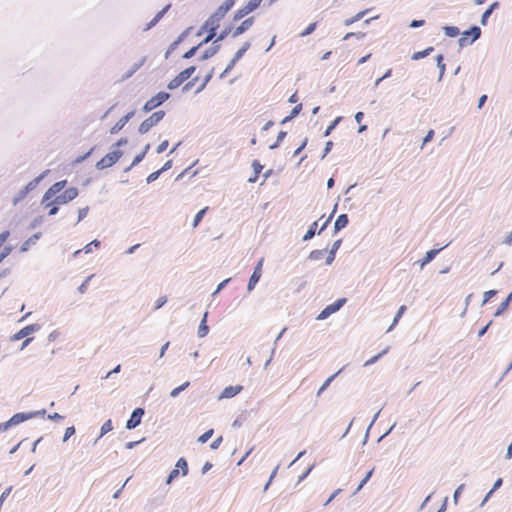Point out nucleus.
Wrapping results in <instances>:
<instances>
[{
    "label": "nucleus",
    "mask_w": 512,
    "mask_h": 512,
    "mask_svg": "<svg viewBox=\"0 0 512 512\" xmlns=\"http://www.w3.org/2000/svg\"><path fill=\"white\" fill-rule=\"evenodd\" d=\"M218 51V46H214L208 50H206L202 56L203 59H207L209 57H212L216 52Z\"/></svg>",
    "instance_id": "40"
},
{
    "label": "nucleus",
    "mask_w": 512,
    "mask_h": 512,
    "mask_svg": "<svg viewBox=\"0 0 512 512\" xmlns=\"http://www.w3.org/2000/svg\"><path fill=\"white\" fill-rule=\"evenodd\" d=\"M374 472V468H372L370 471H368V473L366 474V476L363 478V480L360 482V484L358 485L357 487V491H359L360 489H362V487L368 482V480L371 478L372 474Z\"/></svg>",
    "instance_id": "38"
},
{
    "label": "nucleus",
    "mask_w": 512,
    "mask_h": 512,
    "mask_svg": "<svg viewBox=\"0 0 512 512\" xmlns=\"http://www.w3.org/2000/svg\"><path fill=\"white\" fill-rule=\"evenodd\" d=\"M203 43L201 42L198 46H195V47H192L189 51H187L185 54H184V57L185 58H190L192 57L196 50L198 49L199 46H201Z\"/></svg>",
    "instance_id": "52"
},
{
    "label": "nucleus",
    "mask_w": 512,
    "mask_h": 512,
    "mask_svg": "<svg viewBox=\"0 0 512 512\" xmlns=\"http://www.w3.org/2000/svg\"><path fill=\"white\" fill-rule=\"evenodd\" d=\"M33 416L34 414L16 413L8 421L0 423V431H6L10 426L20 424Z\"/></svg>",
    "instance_id": "8"
},
{
    "label": "nucleus",
    "mask_w": 512,
    "mask_h": 512,
    "mask_svg": "<svg viewBox=\"0 0 512 512\" xmlns=\"http://www.w3.org/2000/svg\"><path fill=\"white\" fill-rule=\"evenodd\" d=\"M75 433V428L73 426L67 427L65 430L63 441H67L72 435Z\"/></svg>",
    "instance_id": "41"
},
{
    "label": "nucleus",
    "mask_w": 512,
    "mask_h": 512,
    "mask_svg": "<svg viewBox=\"0 0 512 512\" xmlns=\"http://www.w3.org/2000/svg\"><path fill=\"white\" fill-rule=\"evenodd\" d=\"M196 68L190 66L185 70L181 71L176 77H174L167 85L168 89L174 90L180 87L186 80H188L195 72Z\"/></svg>",
    "instance_id": "6"
},
{
    "label": "nucleus",
    "mask_w": 512,
    "mask_h": 512,
    "mask_svg": "<svg viewBox=\"0 0 512 512\" xmlns=\"http://www.w3.org/2000/svg\"><path fill=\"white\" fill-rule=\"evenodd\" d=\"M424 24V20H413L411 23V27H419Z\"/></svg>",
    "instance_id": "60"
},
{
    "label": "nucleus",
    "mask_w": 512,
    "mask_h": 512,
    "mask_svg": "<svg viewBox=\"0 0 512 512\" xmlns=\"http://www.w3.org/2000/svg\"><path fill=\"white\" fill-rule=\"evenodd\" d=\"M502 485V479L499 478L495 483L493 488L489 491L487 497H489L495 490H497Z\"/></svg>",
    "instance_id": "56"
},
{
    "label": "nucleus",
    "mask_w": 512,
    "mask_h": 512,
    "mask_svg": "<svg viewBox=\"0 0 512 512\" xmlns=\"http://www.w3.org/2000/svg\"><path fill=\"white\" fill-rule=\"evenodd\" d=\"M263 264H264V258H261L258 261V263H257V265H256V267H255V269H254V271H253V273H252V275H251V277L249 279V283H248V290L249 291L253 290L254 287L256 286V284L259 282V280H260V278L262 276Z\"/></svg>",
    "instance_id": "10"
},
{
    "label": "nucleus",
    "mask_w": 512,
    "mask_h": 512,
    "mask_svg": "<svg viewBox=\"0 0 512 512\" xmlns=\"http://www.w3.org/2000/svg\"><path fill=\"white\" fill-rule=\"evenodd\" d=\"M207 315H208V313L206 312V313L204 314V317H203V319H202V321H201V323H200V325H199V328H198V336H199L200 338L205 337V336L208 334V332H209V327H208V326H207V324H206V321H207Z\"/></svg>",
    "instance_id": "20"
},
{
    "label": "nucleus",
    "mask_w": 512,
    "mask_h": 512,
    "mask_svg": "<svg viewBox=\"0 0 512 512\" xmlns=\"http://www.w3.org/2000/svg\"><path fill=\"white\" fill-rule=\"evenodd\" d=\"M443 60H444L443 55H438V57H437V64H438V66H439V68L441 70V74H443L444 71H445V64L443 63Z\"/></svg>",
    "instance_id": "46"
},
{
    "label": "nucleus",
    "mask_w": 512,
    "mask_h": 512,
    "mask_svg": "<svg viewBox=\"0 0 512 512\" xmlns=\"http://www.w3.org/2000/svg\"><path fill=\"white\" fill-rule=\"evenodd\" d=\"M253 168H254V171H255V176L253 178L249 179L250 182H255L257 180L258 175L261 172L263 167H262V165L258 161H254L253 162Z\"/></svg>",
    "instance_id": "29"
},
{
    "label": "nucleus",
    "mask_w": 512,
    "mask_h": 512,
    "mask_svg": "<svg viewBox=\"0 0 512 512\" xmlns=\"http://www.w3.org/2000/svg\"><path fill=\"white\" fill-rule=\"evenodd\" d=\"M92 277H93V275L88 276L86 278V280L80 285V287H79L80 293H84L87 290L88 282L91 280Z\"/></svg>",
    "instance_id": "44"
},
{
    "label": "nucleus",
    "mask_w": 512,
    "mask_h": 512,
    "mask_svg": "<svg viewBox=\"0 0 512 512\" xmlns=\"http://www.w3.org/2000/svg\"><path fill=\"white\" fill-rule=\"evenodd\" d=\"M432 51H433V47H428V48H426L423 51L415 52L413 54V56H412V59L413 60H419L421 58H424V57L428 56Z\"/></svg>",
    "instance_id": "22"
},
{
    "label": "nucleus",
    "mask_w": 512,
    "mask_h": 512,
    "mask_svg": "<svg viewBox=\"0 0 512 512\" xmlns=\"http://www.w3.org/2000/svg\"><path fill=\"white\" fill-rule=\"evenodd\" d=\"M112 421L109 419L107 420L101 427V436L105 435L106 433L110 432L112 430Z\"/></svg>",
    "instance_id": "34"
},
{
    "label": "nucleus",
    "mask_w": 512,
    "mask_h": 512,
    "mask_svg": "<svg viewBox=\"0 0 512 512\" xmlns=\"http://www.w3.org/2000/svg\"><path fill=\"white\" fill-rule=\"evenodd\" d=\"M39 326L38 325H35V324H32V325H27L25 326L24 328H22L21 330H19L15 335H14V339L15 340H20L24 337H27L28 335L32 334L33 332H35L36 330H38Z\"/></svg>",
    "instance_id": "14"
},
{
    "label": "nucleus",
    "mask_w": 512,
    "mask_h": 512,
    "mask_svg": "<svg viewBox=\"0 0 512 512\" xmlns=\"http://www.w3.org/2000/svg\"><path fill=\"white\" fill-rule=\"evenodd\" d=\"M39 236L37 234H35L34 236H32L31 238H29L27 241H25V243L22 245L21 247V250L22 251H26L28 250L29 246L34 244L37 240H38Z\"/></svg>",
    "instance_id": "31"
},
{
    "label": "nucleus",
    "mask_w": 512,
    "mask_h": 512,
    "mask_svg": "<svg viewBox=\"0 0 512 512\" xmlns=\"http://www.w3.org/2000/svg\"><path fill=\"white\" fill-rule=\"evenodd\" d=\"M492 14V11L491 9H487L483 15H482V19H481V23L482 25H486V22H487V19L489 18V16Z\"/></svg>",
    "instance_id": "53"
},
{
    "label": "nucleus",
    "mask_w": 512,
    "mask_h": 512,
    "mask_svg": "<svg viewBox=\"0 0 512 512\" xmlns=\"http://www.w3.org/2000/svg\"><path fill=\"white\" fill-rule=\"evenodd\" d=\"M316 27V23H311L302 33L301 35L302 36H306V35H309L310 33H312L314 31Z\"/></svg>",
    "instance_id": "47"
},
{
    "label": "nucleus",
    "mask_w": 512,
    "mask_h": 512,
    "mask_svg": "<svg viewBox=\"0 0 512 512\" xmlns=\"http://www.w3.org/2000/svg\"><path fill=\"white\" fill-rule=\"evenodd\" d=\"M235 0H225L214 12V14L224 18L226 13L234 6Z\"/></svg>",
    "instance_id": "15"
},
{
    "label": "nucleus",
    "mask_w": 512,
    "mask_h": 512,
    "mask_svg": "<svg viewBox=\"0 0 512 512\" xmlns=\"http://www.w3.org/2000/svg\"><path fill=\"white\" fill-rule=\"evenodd\" d=\"M496 294L495 290H489L484 294V303L488 302Z\"/></svg>",
    "instance_id": "54"
},
{
    "label": "nucleus",
    "mask_w": 512,
    "mask_h": 512,
    "mask_svg": "<svg viewBox=\"0 0 512 512\" xmlns=\"http://www.w3.org/2000/svg\"><path fill=\"white\" fill-rule=\"evenodd\" d=\"M167 147H168V141L165 140L162 143H160L159 146L157 147V153L164 152L167 149Z\"/></svg>",
    "instance_id": "55"
},
{
    "label": "nucleus",
    "mask_w": 512,
    "mask_h": 512,
    "mask_svg": "<svg viewBox=\"0 0 512 512\" xmlns=\"http://www.w3.org/2000/svg\"><path fill=\"white\" fill-rule=\"evenodd\" d=\"M434 136V131L433 130H430L427 135L425 136L424 140H423V144H426L427 142L431 141L432 138Z\"/></svg>",
    "instance_id": "59"
},
{
    "label": "nucleus",
    "mask_w": 512,
    "mask_h": 512,
    "mask_svg": "<svg viewBox=\"0 0 512 512\" xmlns=\"http://www.w3.org/2000/svg\"><path fill=\"white\" fill-rule=\"evenodd\" d=\"M367 13V10L365 11H361L359 12L358 14H356L355 16L351 17V18H348L345 20V25L346 26H349L351 24H353L354 22L360 20L362 17H364V15Z\"/></svg>",
    "instance_id": "25"
},
{
    "label": "nucleus",
    "mask_w": 512,
    "mask_h": 512,
    "mask_svg": "<svg viewBox=\"0 0 512 512\" xmlns=\"http://www.w3.org/2000/svg\"><path fill=\"white\" fill-rule=\"evenodd\" d=\"M165 116V112L162 110L154 112L147 119H145L139 126V132L142 134L147 133L152 127L157 125Z\"/></svg>",
    "instance_id": "5"
},
{
    "label": "nucleus",
    "mask_w": 512,
    "mask_h": 512,
    "mask_svg": "<svg viewBox=\"0 0 512 512\" xmlns=\"http://www.w3.org/2000/svg\"><path fill=\"white\" fill-rule=\"evenodd\" d=\"M388 351V348L387 349H384L381 353H379L378 355L372 357L371 359L367 360L365 362V366H368V365H371L373 363H375L382 355L386 354Z\"/></svg>",
    "instance_id": "39"
},
{
    "label": "nucleus",
    "mask_w": 512,
    "mask_h": 512,
    "mask_svg": "<svg viewBox=\"0 0 512 512\" xmlns=\"http://www.w3.org/2000/svg\"><path fill=\"white\" fill-rule=\"evenodd\" d=\"M254 23V17H249L247 19H245L238 27H236L234 30H232L231 27H227L225 28L221 33L220 35L216 38V40L214 41V43H218L220 41H222L223 39H225L229 34L232 35V37L236 38L238 37L239 35L243 34L244 32H246L247 30H249L251 28V26L253 25Z\"/></svg>",
    "instance_id": "3"
},
{
    "label": "nucleus",
    "mask_w": 512,
    "mask_h": 512,
    "mask_svg": "<svg viewBox=\"0 0 512 512\" xmlns=\"http://www.w3.org/2000/svg\"><path fill=\"white\" fill-rule=\"evenodd\" d=\"M122 155L123 152L120 150H114L110 153H107L96 163V168L98 170L107 169L113 166L122 157Z\"/></svg>",
    "instance_id": "4"
},
{
    "label": "nucleus",
    "mask_w": 512,
    "mask_h": 512,
    "mask_svg": "<svg viewBox=\"0 0 512 512\" xmlns=\"http://www.w3.org/2000/svg\"><path fill=\"white\" fill-rule=\"evenodd\" d=\"M405 310H406V306L405 305H402L399 308V310H398V312H397V314H396V316L394 318L393 324H396L399 321V319L402 317V315L405 312Z\"/></svg>",
    "instance_id": "42"
},
{
    "label": "nucleus",
    "mask_w": 512,
    "mask_h": 512,
    "mask_svg": "<svg viewBox=\"0 0 512 512\" xmlns=\"http://www.w3.org/2000/svg\"><path fill=\"white\" fill-rule=\"evenodd\" d=\"M439 251L440 249H433L426 252L424 258L420 261V267L423 268L426 264L431 262Z\"/></svg>",
    "instance_id": "18"
},
{
    "label": "nucleus",
    "mask_w": 512,
    "mask_h": 512,
    "mask_svg": "<svg viewBox=\"0 0 512 512\" xmlns=\"http://www.w3.org/2000/svg\"><path fill=\"white\" fill-rule=\"evenodd\" d=\"M317 222H314L310 228L308 229V231L306 232V234L304 235L303 237V240L304 241H307L309 239H311L314 235H315V232H316V229H317Z\"/></svg>",
    "instance_id": "26"
},
{
    "label": "nucleus",
    "mask_w": 512,
    "mask_h": 512,
    "mask_svg": "<svg viewBox=\"0 0 512 512\" xmlns=\"http://www.w3.org/2000/svg\"><path fill=\"white\" fill-rule=\"evenodd\" d=\"M189 386V382H185L184 384L174 388L171 392H170V396L171 397H176L179 395V393L181 391H183L184 389H186L187 387Z\"/></svg>",
    "instance_id": "32"
},
{
    "label": "nucleus",
    "mask_w": 512,
    "mask_h": 512,
    "mask_svg": "<svg viewBox=\"0 0 512 512\" xmlns=\"http://www.w3.org/2000/svg\"><path fill=\"white\" fill-rule=\"evenodd\" d=\"M161 172H162V170H158V171H155V172L151 173V174L147 177V182H148V183H150V182H152V181L156 180V179L159 177V175H160V173H161Z\"/></svg>",
    "instance_id": "48"
},
{
    "label": "nucleus",
    "mask_w": 512,
    "mask_h": 512,
    "mask_svg": "<svg viewBox=\"0 0 512 512\" xmlns=\"http://www.w3.org/2000/svg\"><path fill=\"white\" fill-rule=\"evenodd\" d=\"M144 155H145V153H142V154H140V155H137V156L135 157V159L133 160V163H132V164H133V165H135V164L139 163V162L144 158Z\"/></svg>",
    "instance_id": "64"
},
{
    "label": "nucleus",
    "mask_w": 512,
    "mask_h": 512,
    "mask_svg": "<svg viewBox=\"0 0 512 512\" xmlns=\"http://www.w3.org/2000/svg\"><path fill=\"white\" fill-rule=\"evenodd\" d=\"M166 301L167 299L165 296L159 297L155 302V309L161 308L166 303Z\"/></svg>",
    "instance_id": "45"
},
{
    "label": "nucleus",
    "mask_w": 512,
    "mask_h": 512,
    "mask_svg": "<svg viewBox=\"0 0 512 512\" xmlns=\"http://www.w3.org/2000/svg\"><path fill=\"white\" fill-rule=\"evenodd\" d=\"M346 302L345 298L338 299L334 303L326 306L321 313L317 316L318 320H324L333 313L337 312Z\"/></svg>",
    "instance_id": "9"
},
{
    "label": "nucleus",
    "mask_w": 512,
    "mask_h": 512,
    "mask_svg": "<svg viewBox=\"0 0 512 512\" xmlns=\"http://www.w3.org/2000/svg\"><path fill=\"white\" fill-rule=\"evenodd\" d=\"M250 13H251V11L249 9H247L246 5H244L243 7H241L240 9H238L235 12L233 19L235 21L240 20V19L244 18L245 16H247Z\"/></svg>",
    "instance_id": "21"
},
{
    "label": "nucleus",
    "mask_w": 512,
    "mask_h": 512,
    "mask_svg": "<svg viewBox=\"0 0 512 512\" xmlns=\"http://www.w3.org/2000/svg\"><path fill=\"white\" fill-rule=\"evenodd\" d=\"M223 19L224 18L213 13L205 21V23L200 28L199 35L204 32H207L208 35L205 37V39L202 41V43H208L216 36V31L219 29L221 21Z\"/></svg>",
    "instance_id": "2"
},
{
    "label": "nucleus",
    "mask_w": 512,
    "mask_h": 512,
    "mask_svg": "<svg viewBox=\"0 0 512 512\" xmlns=\"http://www.w3.org/2000/svg\"><path fill=\"white\" fill-rule=\"evenodd\" d=\"M364 118V113L363 112H357L356 115H355V120L358 122V123H361L362 120Z\"/></svg>",
    "instance_id": "62"
},
{
    "label": "nucleus",
    "mask_w": 512,
    "mask_h": 512,
    "mask_svg": "<svg viewBox=\"0 0 512 512\" xmlns=\"http://www.w3.org/2000/svg\"><path fill=\"white\" fill-rule=\"evenodd\" d=\"M341 117H337L326 129L324 135L328 136L333 131V129L338 125V123L341 121Z\"/></svg>",
    "instance_id": "35"
},
{
    "label": "nucleus",
    "mask_w": 512,
    "mask_h": 512,
    "mask_svg": "<svg viewBox=\"0 0 512 512\" xmlns=\"http://www.w3.org/2000/svg\"><path fill=\"white\" fill-rule=\"evenodd\" d=\"M207 210H208V207H205V208H203L202 210H200L196 214V216L194 218V222H193V227H197L198 226V224L201 222V220L204 217V215L207 212Z\"/></svg>",
    "instance_id": "28"
},
{
    "label": "nucleus",
    "mask_w": 512,
    "mask_h": 512,
    "mask_svg": "<svg viewBox=\"0 0 512 512\" xmlns=\"http://www.w3.org/2000/svg\"><path fill=\"white\" fill-rule=\"evenodd\" d=\"M176 468L182 471V474L185 476L188 473V465L184 458H180L176 463Z\"/></svg>",
    "instance_id": "23"
},
{
    "label": "nucleus",
    "mask_w": 512,
    "mask_h": 512,
    "mask_svg": "<svg viewBox=\"0 0 512 512\" xmlns=\"http://www.w3.org/2000/svg\"><path fill=\"white\" fill-rule=\"evenodd\" d=\"M59 206H60V205H58V204H52V205H50V206L48 207V208H49L48 215H49V216H53V215H55V214L58 212V210H59V208H58Z\"/></svg>",
    "instance_id": "50"
},
{
    "label": "nucleus",
    "mask_w": 512,
    "mask_h": 512,
    "mask_svg": "<svg viewBox=\"0 0 512 512\" xmlns=\"http://www.w3.org/2000/svg\"><path fill=\"white\" fill-rule=\"evenodd\" d=\"M178 475H179V470H178L177 468L173 469V470L170 472V474H169V477H168V479H167V483H168V484H169V483H171V481H172L173 479H175L176 477H178Z\"/></svg>",
    "instance_id": "49"
},
{
    "label": "nucleus",
    "mask_w": 512,
    "mask_h": 512,
    "mask_svg": "<svg viewBox=\"0 0 512 512\" xmlns=\"http://www.w3.org/2000/svg\"><path fill=\"white\" fill-rule=\"evenodd\" d=\"M214 433V430L213 429H210L208 431H206L204 434H202L199 438H198V441L200 443H205L207 442L213 435Z\"/></svg>",
    "instance_id": "33"
},
{
    "label": "nucleus",
    "mask_w": 512,
    "mask_h": 512,
    "mask_svg": "<svg viewBox=\"0 0 512 512\" xmlns=\"http://www.w3.org/2000/svg\"><path fill=\"white\" fill-rule=\"evenodd\" d=\"M170 98V94L164 91H161L151 97L143 106V110L145 112H149L154 110L155 108L162 105L165 101H167Z\"/></svg>",
    "instance_id": "7"
},
{
    "label": "nucleus",
    "mask_w": 512,
    "mask_h": 512,
    "mask_svg": "<svg viewBox=\"0 0 512 512\" xmlns=\"http://www.w3.org/2000/svg\"><path fill=\"white\" fill-rule=\"evenodd\" d=\"M9 235V231H3L0 233V247L7 241Z\"/></svg>",
    "instance_id": "51"
},
{
    "label": "nucleus",
    "mask_w": 512,
    "mask_h": 512,
    "mask_svg": "<svg viewBox=\"0 0 512 512\" xmlns=\"http://www.w3.org/2000/svg\"><path fill=\"white\" fill-rule=\"evenodd\" d=\"M445 34L449 37H456L460 34L459 28L455 26H446L444 28Z\"/></svg>",
    "instance_id": "24"
},
{
    "label": "nucleus",
    "mask_w": 512,
    "mask_h": 512,
    "mask_svg": "<svg viewBox=\"0 0 512 512\" xmlns=\"http://www.w3.org/2000/svg\"><path fill=\"white\" fill-rule=\"evenodd\" d=\"M48 419L54 420V421H58V420L64 419V416H62V415H60L58 413H53V414H49L48 415Z\"/></svg>",
    "instance_id": "58"
},
{
    "label": "nucleus",
    "mask_w": 512,
    "mask_h": 512,
    "mask_svg": "<svg viewBox=\"0 0 512 512\" xmlns=\"http://www.w3.org/2000/svg\"><path fill=\"white\" fill-rule=\"evenodd\" d=\"M511 298H512V294H510L506 298V300L501 304L500 308L495 312V316L500 315L506 309V307L508 306L509 301L511 300Z\"/></svg>",
    "instance_id": "37"
},
{
    "label": "nucleus",
    "mask_w": 512,
    "mask_h": 512,
    "mask_svg": "<svg viewBox=\"0 0 512 512\" xmlns=\"http://www.w3.org/2000/svg\"><path fill=\"white\" fill-rule=\"evenodd\" d=\"M301 108H302L301 104L294 107V109L292 110V117L296 116L300 112Z\"/></svg>",
    "instance_id": "63"
},
{
    "label": "nucleus",
    "mask_w": 512,
    "mask_h": 512,
    "mask_svg": "<svg viewBox=\"0 0 512 512\" xmlns=\"http://www.w3.org/2000/svg\"><path fill=\"white\" fill-rule=\"evenodd\" d=\"M347 224H348V216L346 214L339 215L335 221V225H334L335 231H339V230L343 229L344 227L347 226Z\"/></svg>",
    "instance_id": "19"
},
{
    "label": "nucleus",
    "mask_w": 512,
    "mask_h": 512,
    "mask_svg": "<svg viewBox=\"0 0 512 512\" xmlns=\"http://www.w3.org/2000/svg\"><path fill=\"white\" fill-rule=\"evenodd\" d=\"M338 375V373H335L334 375H332L331 377H329L324 383L323 385L320 387L317 395H320L325 389H327V387L330 385V383L333 381V379Z\"/></svg>",
    "instance_id": "36"
},
{
    "label": "nucleus",
    "mask_w": 512,
    "mask_h": 512,
    "mask_svg": "<svg viewBox=\"0 0 512 512\" xmlns=\"http://www.w3.org/2000/svg\"><path fill=\"white\" fill-rule=\"evenodd\" d=\"M221 442H222V437L220 436V437L216 438V439L211 443L210 447H211L212 449H217V448L220 446Z\"/></svg>",
    "instance_id": "57"
},
{
    "label": "nucleus",
    "mask_w": 512,
    "mask_h": 512,
    "mask_svg": "<svg viewBox=\"0 0 512 512\" xmlns=\"http://www.w3.org/2000/svg\"><path fill=\"white\" fill-rule=\"evenodd\" d=\"M168 9V6L162 9L160 12L157 13V15L152 19V21L148 24L146 29H150L153 27L164 15L166 10Z\"/></svg>",
    "instance_id": "27"
},
{
    "label": "nucleus",
    "mask_w": 512,
    "mask_h": 512,
    "mask_svg": "<svg viewBox=\"0 0 512 512\" xmlns=\"http://www.w3.org/2000/svg\"><path fill=\"white\" fill-rule=\"evenodd\" d=\"M144 414V410L142 408H136L130 417V419L126 423L127 429H133L138 426L141 422V418Z\"/></svg>",
    "instance_id": "12"
},
{
    "label": "nucleus",
    "mask_w": 512,
    "mask_h": 512,
    "mask_svg": "<svg viewBox=\"0 0 512 512\" xmlns=\"http://www.w3.org/2000/svg\"><path fill=\"white\" fill-rule=\"evenodd\" d=\"M250 44L249 43H245L234 55L233 59L230 61V63L228 64V66L226 67V69L224 70V72L220 75L221 78L224 77V75L230 71L234 66L235 64L237 63L238 60H240L242 58V56L244 55V53L248 50Z\"/></svg>",
    "instance_id": "11"
},
{
    "label": "nucleus",
    "mask_w": 512,
    "mask_h": 512,
    "mask_svg": "<svg viewBox=\"0 0 512 512\" xmlns=\"http://www.w3.org/2000/svg\"><path fill=\"white\" fill-rule=\"evenodd\" d=\"M134 115L133 112L128 113L124 117L118 120V122L110 129L111 134L118 133L129 121V119Z\"/></svg>",
    "instance_id": "16"
},
{
    "label": "nucleus",
    "mask_w": 512,
    "mask_h": 512,
    "mask_svg": "<svg viewBox=\"0 0 512 512\" xmlns=\"http://www.w3.org/2000/svg\"><path fill=\"white\" fill-rule=\"evenodd\" d=\"M12 252V247L7 246L3 249V251L0 253V263L3 261L5 257H7Z\"/></svg>",
    "instance_id": "43"
},
{
    "label": "nucleus",
    "mask_w": 512,
    "mask_h": 512,
    "mask_svg": "<svg viewBox=\"0 0 512 512\" xmlns=\"http://www.w3.org/2000/svg\"><path fill=\"white\" fill-rule=\"evenodd\" d=\"M263 0H249L246 4L247 9H249L251 12L256 10L262 3Z\"/></svg>",
    "instance_id": "30"
},
{
    "label": "nucleus",
    "mask_w": 512,
    "mask_h": 512,
    "mask_svg": "<svg viewBox=\"0 0 512 512\" xmlns=\"http://www.w3.org/2000/svg\"><path fill=\"white\" fill-rule=\"evenodd\" d=\"M66 184L67 180H61L50 186L43 195L41 201L42 205L45 207H49L52 204L65 205L74 200L79 194L78 189L75 187H70L59 194V192L64 189Z\"/></svg>",
    "instance_id": "1"
},
{
    "label": "nucleus",
    "mask_w": 512,
    "mask_h": 512,
    "mask_svg": "<svg viewBox=\"0 0 512 512\" xmlns=\"http://www.w3.org/2000/svg\"><path fill=\"white\" fill-rule=\"evenodd\" d=\"M242 389L243 387L240 385L228 386L222 391L221 398H232L240 393Z\"/></svg>",
    "instance_id": "17"
},
{
    "label": "nucleus",
    "mask_w": 512,
    "mask_h": 512,
    "mask_svg": "<svg viewBox=\"0 0 512 512\" xmlns=\"http://www.w3.org/2000/svg\"><path fill=\"white\" fill-rule=\"evenodd\" d=\"M480 34H481V30L479 27H477V26L472 27L470 30L465 31L463 33V36L459 40L460 45H464L467 42L468 37H471L470 42L475 41L476 39H478L480 37Z\"/></svg>",
    "instance_id": "13"
},
{
    "label": "nucleus",
    "mask_w": 512,
    "mask_h": 512,
    "mask_svg": "<svg viewBox=\"0 0 512 512\" xmlns=\"http://www.w3.org/2000/svg\"><path fill=\"white\" fill-rule=\"evenodd\" d=\"M120 369H121V366L120 365H117L112 371L108 372L107 375L105 376V378H108L110 377L113 373H118L120 372Z\"/></svg>",
    "instance_id": "61"
}]
</instances>
